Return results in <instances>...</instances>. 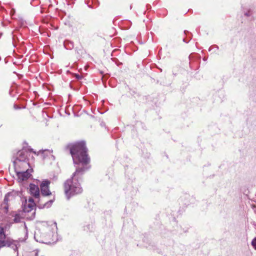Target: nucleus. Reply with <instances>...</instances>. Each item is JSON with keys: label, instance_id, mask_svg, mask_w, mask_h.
Listing matches in <instances>:
<instances>
[{"label": "nucleus", "instance_id": "f257e3e1", "mask_svg": "<svg viewBox=\"0 0 256 256\" xmlns=\"http://www.w3.org/2000/svg\"><path fill=\"white\" fill-rule=\"evenodd\" d=\"M74 163L76 168L72 178L81 175L87 169L86 166L89 162L90 158L87 154L85 142H79L68 146ZM64 194L69 199L72 196L80 194L82 189L78 183L74 182L72 179L66 180L64 184Z\"/></svg>", "mask_w": 256, "mask_h": 256}, {"label": "nucleus", "instance_id": "f03ea898", "mask_svg": "<svg viewBox=\"0 0 256 256\" xmlns=\"http://www.w3.org/2000/svg\"><path fill=\"white\" fill-rule=\"evenodd\" d=\"M13 163L15 170H23L28 169L30 167L28 160H25L24 158L21 160L20 159H14Z\"/></svg>", "mask_w": 256, "mask_h": 256}, {"label": "nucleus", "instance_id": "7ed1b4c3", "mask_svg": "<svg viewBox=\"0 0 256 256\" xmlns=\"http://www.w3.org/2000/svg\"><path fill=\"white\" fill-rule=\"evenodd\" d=\"M51 236V233H50L48 236L44 234H42L40 230H38L37 232H35L34 234V238L36 240V241L42 243H50L51 242L50 241L49 237Z\"/></svg>", "mask_w": 256, "mask_h": 256}, {"label": "nucleus", "instance_id": "20e7f679", "mask_svg": "<svg viewBox=\"0 0 256 256\" xmlns=\"http://www.w3.org/2000/svg\"><path fill=\"white\" fill-rule=\"evenodd\" d=\"M18 179L20 181H24L28 179L30 176L32 170L26 169L25 170H16Z\"/></svg>", "mask_w": 256, "mask_h": 256}, {"label": "nucleus", "instance_id": "39448f33", "mask_svg": "<svg viewBox=\"0 0 256 256\" xmlns=\"http://www.w3.org/2000/svg\"><path fill=\"white\" fill-rule=\"evenodd\" d=\"M50 182L48 180H44L40 184V190L42 194L44 196H47L52 194L49 190Z\"/></svg>", "mask_w": 256, "mask_h": 256}, {"label": "nucleus", "instance_id": "423d86ee", "mask_svg": "<svg viewBox=\"0 0 256 256\" xmlns=\"http://www.w3.org/2000/svg\"><path fill=\"white\" fill-rule=\"evenodd\" d=\"M6 236L2 227L0 226V249L8 245V242L6 240Z\"/></svg>", "mask_w": 256, "mask_h": 256}, {"label": "nucleus", "instance_id": "0eeeda50", "mask_svg": "<svg viewBox=\"0 0 256 256\" xmlns=\"http://www.w3.org/2000/svg\"><path fill=\"white\" fill-rule=\"evenodd\" d=\"M30 192L36 198H38L40 197V190L38 186L34 184L30 185Z\"/></svg>", "mask_w": 256, "mask_h": 256}, {"label": "nucleus", "instance_id": "6e6552de", "mask_svg": "<svg viewBox=\"0 0 256 256\" xmlns=\"http://www.w3.org/2000/svg\"><path fill=\"white\" fill-rule=\"evenodd\" d=\"M28 152L26 150H20L16 153L14 159H20L21 160L24 158L25 160H28Z\"/></svg>", "mask_w": 256, "mask_h": 256}, {"label": "nucleus", "instance_id": "1a4fd4ad", "mask_svg": "<svg viewBox=\"0 0 256 256\" xmlns=\"http://www.w3.org/2000/svg\"><path fill=\"white\" fill-rule=\"evenodd\" d=\"M35 206L36 203H32V202H30V203H28L26 200L24 204V212H28L34 210Z\"/></svg>", "mask_w": 256, "mask_h": 256}, {"label": "nucleus", "instance_id": "9d476101", "mask_svg": "<svg viewBox=\"0 0 256 256\" xmlns=\"http://www.w3.org/2000/svg\"><path fill=\"white\" fill-rule=\"evenodd\" d=\"M12 192H8L6 194L4 201L8 204V202L12 200Z\"/></svg>", "mask_w": 256, "mask_h": 256}, {"label": "nucleus", "instance_id": "9b49d317", "mask_svg": "<svg viewBox=\"0 0 256 256\" xmlns=\"http://www.w3.org/2000/svg\"><path fill=\"white\" fill-rule=\"evenodd\" d=\"M1 208L4 210V212H7L8 208V204L4 201L1 204Z\"/></svg>", "mask_w": 256, "mask_h": 256}, {"label": "nucleus", "instance_id": "f8f14e48", "mask_svg": "<svg viewBox=\"0 0 256 256\" xmlns=\"http://www.w3.org/2000/svg\"><path fill=\"white\" fill-rule=\"evenodd\" d=\"M38 256V252L37 251H32L30 252H28L26 254L25 256Z\"/></svg>", "mask_w": 256, "mask_h": 256}, {"label": "nucleus", "instance_id": "ddd939ff", "mask_svg": "<svg viewBox=\"0 0 256 256\" xmlns=\"http://www.w3.org/2000/svg\"><path fill=\"white\" fill-rule=\"evenodd\" d=\"M252 244L253 246V247L254 248V249L256 250V238H254L252 242Z\"/></svg>", "mask_w": 256, "mask_h": 256}, {"label": "nucleus", "instance_id": "4468645a", "mask_svg": "<svg viewBox=\"0 0 256 256\" xmlns=\"http://www.w3.org/2000/svg\"><path fill=\"white\" fill-rule=\"evenodd\" d=\"M42 152L44 154H51V152L49 150H43Z\"/></svg>", "mask_w": 256, "mask_h": 256}, {"label": "nucleus", "instance_id": "2eb2a0df", "mask_svg": "<svg viewBox=\"0 0 256 256\" xmlns=\"http://www.w3.org/2000/svg\"><path fill=\"white\" fill-rule=\"evenodd\" d=\"M30 202H32V203H35L33 198H30L28 199V201H27V202H28V203H30Z\"/></svg>", "mask_w": 256, "mask_h": 256}, {"label": "nucleus", "instance_id": "dca6fc26", "mask_svg": "<svg viewBox=\"0 0 256 256\" xmlns=\"http://www.w3.org/2000/svg\"><path fill=\"white\" fill-rule=\"evenodd\" d=\"M76 76L78 79H81L82 76L78 74H76Z\"/></svg>", "mask_w": 256, "mask_h": 256}, {"label": "nucleus", "instance_id": "f3484780", "mask_svg": "<svg viewBox=\"0 0 256 256\" xmlns=\"http://www.w3.org/2000/svg\"><path fill=\"white\" fill-rule=\"evenodd\" d=\"M53 202V200H50L48 203L46 204L45 205L48 204H49V205L51 204Z\"/></svg>", "mask_w": 256, "mask_h": 256}]
</instances>
